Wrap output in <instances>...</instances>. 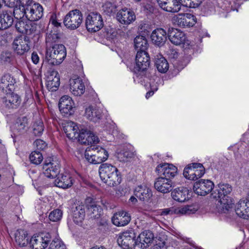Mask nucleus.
<instances>
[{
    "label": "nucleus",
    "instance_id": "f257e3e1",
    "mask_svg": "<svg viewBox=\"0 0 249 249\" xmlns=\"http://www.w3.org/2000/svg\"><path fill=\"white\" fill-rule=\"evenodd\" d=\"M99 173L103 182L110 187H114L121 182L118 170L110 164L104 163L99 168Z\"/></svg>",
    "mask_w": 249,
    "mask_h": 249
},
{
    "label": "nucleus",
    "instance_id": "f03ea898",
    "mask_svg": "<svg viewBox=\"0 0 249 249\" xmlns=\"http://www.w3.org/2000/svg\"><path fill=\"white\" fill-rule=\"evenodd\" d=\"M91 148L92 151L86 150L85 153V158L89 162L99 164L107 159L108 154L106 149L96 145H92Z\"/></svg>",
    "mask_w": 249,
    "mask_h": 249
},
{
    "label": "nucleus",
    "instance_id": "7ed1b4c3",
    "mask_svg": "<svg viewBox=\"0 0 249 249\" xmlns=\"http://www.w3.org/2000/svg\"><path fill=\"white\" fill-rule=\"evenodd\" d=\"M83 21V15L78 9L71 10L65 16L63 19L64 25L71 30L78 28Z\"/></svg>",
    "mask_w": 249,
    "mask_h": 249
},
{
    "label": "nucleus",
    "instance_id": "20e7f679",
    "mask_svg": "<svg viewBox=\"0 0 249 249\" xmlns=\"http://www.w3.org/2000/svg\"><path fill=\"white\" fill-rule=\"evenodd\" d=\"M85 24L87 29L89 32H96L104 26L102 16L95 12H91L88 15Z\"/></svg>",
    "mask_w": 249,
    "mask_h": 249
},
{
    "label": "nucleus",
    "instance_id": "39448f33",
    "mask_svg": "<svg viewBox=\"0 0 249 249\" xmlns=\"http://www.w3.org/2000/svg\"><path fill=\"white\" fill-rule=\"evenodd\" d=\"M52 239L49 232H41L34 234L31 238L30 243L33 249H45Z\"/></svg>",
    "mask_w": 249,
    "mask_h": 249
},
{
    "label": "nucleus",
    "instance_id": "423d86ee",
    "mask_svg": "<svg viewBox=\"0 0 249 249\" xmlns=\"http://www.w3.org/2000/svg\"><path fill=\"white\" fill-rule=\"evenodd\" d=\"M172 22L179 27H190L196 24V18L190 13L179 14L173 17Z\"/></svg>",
    "mask_w": 249,
    "mask_h": 249
},
{
    "label": "nucleus",
    "instance_id": "0eeeda50",
    "mask_svg": "<svg viewBox=\"0 0 249 249\" xmlns=\"http://www.w3.org/2000/svg\"><path fill=\"white\" fill-rule=\"evenodd\" d=\"M216 204V209L220 213L228 214L230 217L234 216V212L233 209L234 204L233 199L231 197L218 198Z\"/></svg>",
    "mask_w": 249,
    "mask_h": 249
},
{
    "label": "nucleus",
    "instance_id": "6e6552de",
    "mask_svg": "<svg viewBox=\"0 0 249 249\" xmlns=\"http://www.w3.org/2000/svg\"><path fill=\"white\" fill-rule=\"evenodd\" d=\"M135 234L134 231L130 229L121 233L117 239V242L120 246L124 249H127L131 246L136 245L134 240Z\"/></svg>",
    "mask_w": 249,
    "mask_h": 249
},
{
    "label": "nucleus",
    "instance_id": "1a4fd4ad",
    "mask_svg": "<svg viewBox=\"0 0 249 249\" xmlns=\"http://www.w3.org/2000/svg\"><path fill=\"white\" fill-rule=\"evenodd\" d=\"M214 187L213 182L208 179H200L196 182L193 189L198 195L205 196L210 193Z\"/></svg>",
    "mask_w": 249,
    "mask_h": 249
},
{
    "label": "nucleus",
    "instance_id": "9d476101",
    "mask_svg": "<svg viewBox=\"0 0 249 249\" xmlns=\"http://www.w3.org/2000/svg\"><path fill=\"white\" fill-rule=\"evenodd\" d=\"M156 171L161 177L171 179L177 174L178 169L172 164L164 163L159 164L156 168Z\"/></svg>",
    "mask_w": 249,
    "mask_h": 249
},
{
    "label": "nucleus",
    "instance_id": "9b49d317",
    "mask_svg": "<svg viewBox=\"0 0 249 249\" xmlns=\"http://www.w3.org/2000/svg\"><path fill=\"white\" fill-rule=\"evenodd\" d=\"M13 47L18 54H24L30 49V38L27 36L17 38L13 43Z\"/></svg>",
    "mask_w": 249,
    "mask_h": 249
},
{
    "label": "nucleus",
    "instance_id": "f8f14e48",
    "mask_svg": "<svg viewBox=\"0 0 249 249\" xmlns=\"http://www.w3.org/2000/svg\"><path fill=\"white\" fill-rule=\"evenodd\" d=\"M47 88L50 91H56L60 85V76L58 72L50 69L48 71L46 78Z\"/></svg>",
    "mask_w": 249,
    "mask_h": 249
},
{
    "label": "nucleus",
    "instance_id": "ddd939ff",
    "mask_svg": "<svg viewBox=\"0 0 249 249\" xmlns=\"http://www.w3.org/2000/svg\"><path fill=\"white\" fill-rule=\"evenodd\" d=\"M27 6V18L30 21H37L42 17L43 9L40 4L32 3Z\"/></svg>",
    "mask_w": 249,
    "mask_h": 249
},
{
    "label": "nucleus",
    "instance_id": "4468645a",
    "mask_svg": "<svg viewBox=\"0 0 249 249\" xmlns=\"http://www.w3.org/2000/svg\"><path fill=\"white\" fill-rule=\"evenodd\" d=\"M154 187L158 191L166 194L172 190L174 183L169 178L160 177L156 179Z\"/></svg>",
    "mask_w": 249,
    "mask_h": 249
},
{
    "label": "nucleus",
    "instance_id": "2eb2a0df",
    "mask_svg": "<svg viewBox=\"0 0 249 249\" xmlns=\"http://www.w3.org/2000/svg\"><path fill=\"white\" fill-rule=\"evenodd\" d=\"M5 96L2 98V102L7 109H16L21 103L20 97L12 91L5 93Z\"/></svg>",
    "mask_w": 249,
    "mask_h": 249
},
{
    "label": "nucleus",
    "instance_id": "dca6fc26",
    "mask_svg": "<svg viewBox=\"0 0 249 249\" xmlns=\"http://www.w3.org/2000/svg\"><path fill=\"white\" fill-rule=\"evenodd\" d=\"M116 18L121 24L129 25L136 19V16L133 11L124 8L118 12Z\"/></svg>",
    "mask_w": 249,
    "mask_h": 249
},
{
    "label": "nucleus",
    "instance_id": "f3484780",
    "mask_svg": "<svg viewBox=\"0 0 249 249\" xmlns=\"http://www.w3.org/2000/svg\"><path fill=\"white\" fill-rule=\"evenodd\" d=\"M58 105L60 112L64 116L70 115L73 113L74 102L70 96H63L59 100Z\"/></svg>",
    "mask_w": 249,
    "mask_h": 249
},
{
    "label": "nucleus",
    "instance_id": "a211bd4d",
    "mask_svg": "<svg viewBox=\"0 0 249 249\" xmlns=\"http://www.w3.org/2000/svg\"><path fill=\"white\" fill-rule=\"evenodd\" d=\"M59 164L56 161H46L43 166V174L49 178L57 177L59 173Z\"/></svg>",
    "mask_w": 249,
    "mask_h": 249
},
{
    "label": "nucleus",
    "instance_id": "6ab92c4d",
    "mask_svg": "<svg viewBox=\"0 0 249 249\" xmlns=\"http://www.w3.org/2000/svg\"><path fill=\"white\" fill-rule=\"evenodd\" d=\"M157 1L162 9L168 12L177 13L181 9V3L178 0H157Z\"/></svg>",
    "mask_w": 249,
    "mask_h": 249
},
{
    "label": "nucleus",
    "instance_id": "aec40b11",
    "mask_svg": "<svg viewBox=\"0 0 249 249\" xmlns=\"http://www.w3.org/2000/svg\"><path fill=\"white\" fill-rule=\"evenodd\" d=\"M168 37L171 42L176 45L183 44L186 40V36L183 32L176 28H169Z\"/></svg>",
    "mask_w": 249,
    "mask_h": 249
},
{
    "label": "nucleus",
    "instance_id": "412c9836",
    "mask_svg": "<svg viewBox=\"0 0 249 249\" xmlns=\"http://www.w3.org/2000/svg\"><path fill=\"white\" fill-rule=\"evenodd\" d=\"M167 36L166 32L162 28L154 30L151 35L152 43L159 47H161L165 44Z\"/></svg>",
    "mask_w": 249,
    "mask_h": 249
},
{
    "label": "nucleus",
    "instance_id": "4be33fe9",
    "mask_svg": "<svg viewBox=\"0 0 249 249\" xmlns=\"http://www.w3.org/2000/svg\"><path fill=\"white\" fill-rule=\"evenodd\" d=\"M85 116L89 120L96 123L102 118L103 113L100 108L90 106L85 109Z\"/></svg>",
    "mask_w": 249,
    "mask_h": 249
},
{
    "label": "nucleus",
    "instance_id": "5701e85b",
    "mask_svg": "<svg viewBox=\"0 0 249 249\" xmlns=\"http://www.w3.org/2000/svg\"><path fill=\"white\" fill-rule=\"evenodd\" d=\"M153 238L154 235L151 231H144L139 234L135 243L136 245H138L142 249H145L149 246Z\"/></svg>",
    "mask_w": 249,
    "mask_h": 249
},
{
    "label": "nucleus",
    "instance_id": "b1692460",
    "mask_svg": "<svg viewBox=\"0 0 249 249\" xmlns=\"http://www.w3.org/2000/svg\"><path fill=\"white\" fill-rule=\"evenodd\" d=\"M15 80L9 74H5L0 79V89L4 93L12 91L15 89Z\"/></svg>",
    "mask_w": 249,
    "mask_h": 249
},
{
    "label": "nucleus",
    "instance_id": "393cba45",
    "mask_svg": "<svg viewBox=\"0 0 249 249\" xmlns=\"http://www.w3.org/2000/svg\"><path fill=\"white\" fill-rule=\"evenodd\" d=\"M233 211L234 215L244 219H249V203L246 199L240 200Z\"/></svg>",
    "mask_w": 249,
    "mask_h": 249
},
{
    "label": "nucleus",
    "instance_id": "a878e982",
    "mask_svg": "<svg viewBox=\"0 0 249 249\" xmlns=\"http://www.w3.org/2000/svg\"><path fill=\"white\" fill-rule=\"evenodd\" d=\"M70 91L74 96H81L85 91V85L79 77L71 78L70 80Z\"/></svg>",
    "mask_w": 249,
    "mask_h": 249
},
{
    "label": "nucleus",
    "instance_id": "bb28decb",
    "mask_svg": "<svg viewBox=\"0 0 249 249\" xmlns=\"http://www.w3.org/2000/svg\"><path fill=\"white\" fill-rule=\"evenodd\" d=\"M57 48L59 51H57V55H55L54 53L49 54V50H47L46 53V59L51 62H62L66 56V52L65 46L61 44L57 46Z\"/></svg>",
    "mask_w": 249,
    "mask_h": 249
},
{
    "label": "nucleus",
    "instance_id": "cd10ccee",
    "mask_svg": "<svg viewBox=\"0 0 249 249\" xmlns=\"http://www.w3.org/2000/svg\"><path fill=\"white\" fill-rule=\"evenodd\" d=\"M134 192L135 196L143 202H148L152 196L151 189L145 185L138 186Z\"/></svg>",
    "mask_w": 249,
    "mask_h": 249
},
{
    "label": "nucleus",
    "instance_id": "c85d7f7f",
    "mask_svg": "<svg viewBox=\"0 0 249 249\" xmlns=\"http://www.w3.org/2000/svg\"><path fill=\"white\" fill-rule=\"evenodd\" d=\"M14 22L11 12L2 10L0 12V30L6 29L11 27Z\"/></svg>",
    "mask_w": 249,
    "mask_h": 249
},
{
    "label": "nucleus",
    "instance_id": "c756f323",
    "mask_svg": "<svg viewBox=\"0 0 249 249\" xmlns=\"http://www.w3.org/2000/svg\"><path fill=\"white\" fill-rule=\"evenodd\" d=\"M63 130L70 139H77L79 136L78 131H79L80 129L76 124L72 121H68L65 124Z\"/></svg>",
    "mask_w": 249,
    "mask_h": 249
},
{
    "label": "nucleus",
    "instance_id": "7c9ffc66",
    "mask_svg": "<svg viewBox=\"0 0 249 249\" xmlns=\"http://www.w3.org/2000/svg\"><path fill=\"white\" fill-rule=\"evenodd\" d=\"M55 185L64 189L68 188L73 184L71 177L69 174H61L54 180Z\"/></svg>",
    "mask_w": 249,
    "mask_h": 249
},
{
    "label": "nucleus",
    "instance_id": "2f4dec72",
    "mask_svg": "<svg viewBox=\"0 0 249 249\" xmlns=\"http://www.w3.org/2000/svg\"><path fill=\"white\" fill-rule=\"evenodd\" d=\"M112 221L115 225L121 227L127 225L130 221V216L125 212H121L115 213Z\"/></svg>",
    "mask_w": 249,
    "mask_h": 249
},
{
    "label": "nucleus",
    "instance_id": "473e14b6",
    "mask_svg": "<svg viewBox=\"0 0 249 249\" xmlns=\"http://www.w3.org/2000/svg\"><path fill=\"white\" fill-rule=\"evenodd\" d=\"M231 186L229 184H219L218 189L213 194L215 198H227L231 197L229 195L232 191Z\"/></svg>",
    "mask_w": 249,
    "mask_h": 249
},
{
    "label": "nucleus",
    "instance_id": "72a5a7b5",
    "mask_svg": "<svg viewBox=\"0 0 249 249\" xmlns=\"http://www.w3.org/2000/svg\"><path fill=\"white\" fill-rule=\"evenodd\" d=\"M15 241L19 247L26 246L28 244V233L23 230H17L15 235Z\"/></svg>",
    "mask_w": 249,
    "mask_h": 249
},
{
    "label": "nucleus",
    "instance_id": "f704fd0d",
    "mask_svg": "<svg viewBox=\"0 0 249 249\" xmlns=\"http://www.w3.org/2000/svg\"><path fill=\"white\" fill-rule=\"evenodd\" d=\"M85 216V207L80 205L76 206L73 211V220L77 224L81 223Z\"/></svg>",
    "mask_w": 249,
    "mask_h": 249
},
{
    "label": "nucleus",
    "instance_id": "c9c22d12",
    "mask_svg": "<svg viewBox=\"0 0 249 249\" xmlns=\"http://www.w3.org/2000/svg\"><path fill=\"white\" fill-rule=\"evenodd\" d=\"M149 63H128L127 67L136 74L142 75L149 67Z\"/></svg>",
    "mask_w": 249,
    "mask_h": 249
},
{
    "label": "nucleus",
    "instance_id": "e433bc0d",
    "mask_svg": "<svg viewBox=\"0 0 249 249\" xmlns=\"http://www.w3.org/2000/svg\"><path fill=\"white\" fill-rule=\"evenodd\" d=\"M135 49L138 51H146L149 46L148 41L145 36H137L134 40Z\"/></svg>",
    "mask_w": 249,
    "mask_h": 249
},
{
    "label": "nucleus",
    "instance_id": "4c0bfd02",
    "mask_svg": "<svg viewBox=\"0 0 249 249\" xmlns=\"http://www.w3.org/2000/svg\"><path fill=\"white\" fill-rule=\"evenodd\" d=\"M187 191L185 189H176L171 193L172 198L178 202H184L187 199Z\"/></svg>",
    "mask_w": 249,
    "mask_h": 249
},
{
    "label": "nucleus",
    "instance_id": "58836bf2",
    "mask_svg": "<svg viewBox=\"0 0 249 249\" xmlns=\"http://www.w3.org/2000/svg\"><path fill=\"white\" fill-rule=\"evenodd\" d=\"M88 213L91 218H98L102 213V208L94 203L88 206Z\"/></svg>",
    "mask_w": 249,
    "mask_h": 249
},
{
    "label": "nucleus",
    "instance_id": "ea45409f",
    "mask_svg": "<svg viewBox=\"0 0 249 249\" xmlns=\"http://www.w3.org/2000/svg\"><path fill=\"white\" fill-rule=\"evenodd\" d=\"M27 7L26 5H22L19 3L18 6L14 7L13 14L14 17L19 20L24 16L27 18Z\"/></svg>",
    "mask_w": 249,
    "mask_h": 249
},
{
    "label": "nucleus",
    "instance_id": "a19ab883",
    "mask_svg": "<svg viewBox=\"0 0 249 249\" xmlns=\"http://www.w3.org/2000/svg\"><path fill=\"white\" fill-rule=\"evenodd\" d=\"M198 209V207L196 205H187L182 208H178V213L190 215L195 213Z\"/></svg>",
    "mask_w": 249,
    "mask_h": 249
},
{
    "label": "nucleus",
    "instance_id": "79ce46f5",
    "mask_svg": "<svg viewBox=\"0 0 249 249\" xmlns=\"http://www.w3.org/2000/svg\"><path fill=\"white\" fill-rule=\"evenodd\" d=\"M33 133L35 136H41L44 130V126L42 121L39 120L36 121L33 125Z\"/></svg>",
    "mask_w": 249,
    "mask_h": 249
},
{
    "label": "nucleus",
    "instance_id": "37998d69",
    "mask_svg": "<svg viewBox=\"0 0 249 249\" xmlns=\"http://www.w3.org/2000/svg\"><path fill=\"white\" fill-rule=\"evenodd\" d=\"M135 62H149L150 56L146 51H138Z\"/></svg>",
    "mask_w": 249,
    "mask_h": 249
},
{
    "label": "nucleus",
    "instance_id": "c03bdc74",
    "mask_svg": "<svg viewBox=\"0 0 249 249\" xmlns=\"http://www.w3.org/2000/svg\"><path fill=\"white\" fill-rule=\"evenodd\" d=\"M135 156L134 152L129 150H124L118 154V158L120 161H127Z\"/></svg>",
    "mask_w": 249,
    "mask_h": 249
},
{
    "label": "nucleus",
    "instance_id": "a18cd8bd",
    "mask_svg": "<svg viewBox=\"0 0 249 249\" xmlns=\"http://www.w3.org/2000/svg\"><path fill=\"white\" fill-rule=\"evenodd\" d=\"M29 159L32 163L38 165L42 161L43 156L40 152L35 151L31 153Z\"/></svg>",
    "mask_w": 249,
    "mask_h": 249
},
{
    "label": "nucleus",
    "instance_id": "49530a36",
    "mask_svg": "<svg viewBox=\"0 0 249 249\" xmlns=\"http://www.w3.org/2000/svg\"><path fill=\"white\" fill-rule=\"evenodd\" d=\"M51 241L48 249H66L65 245L60 239L52 238Z\"/></svg>",
    "mask_w": 249,
    "mask_h": 249
},
{
    "label": "nucleus",
    "instance_id": "de8ad7c7",
    "mask_svg": "<svg viewBox=\"0 0 249 249\" xmlns=\"http://www.w3.org/2000/svg\"><path fill=\"white\" fill-rule=\"evenodd\" d=\"M116 8L117 6L115 4L108 1L106 2L103 5V10L107 15H110L112 14L115 13L116 11Z\"/></svg>",
    "mask_w": 249,
    "mask_h": 249
},
{
    "label": "nucleus",
    "instance_id": "09e8293b",
    "mask_svg": "<svg viewBox=\"0 0 249 249\" xmlns=\"http://www.w3.org/2000/svg\"><path fill=\"white\" fill-rule=\"evenodd\" d=\"M81 140L82 141V144L85 145L95 144L99 142L98 138L90 131H89L87 139H84V138H83V140L81 139Z\"/></svg>",
    "mask_w": 249,
    "mask_h": 249
},
{
    "label": "nucleus",
    "instance_id": "8fccbe9b",
    "mask_svg": "<svg viewBox=\"0 0 249 249\" xmlns=\"http://www.w3.org/2000/svg\"><path fill=\"white\" fill-rule=\"evenodd\" d=\"M62 212L59 209H55L51 212L49 215V219L53 222L59 221L62 217Z\"/></svg>",
    "mask_w": 249,
    "mask_h": 249
},
{
    "label": "nucleus",
    "instance_id": "3c124183",
    "mask_svg": "<svg viewBox=\"0 0 249 249\" xmlns=\"http://www.w3.org/2000/svg\"><path fill=\"white\" fill-rule=\"evenodd\" d=\"M60 38V35L58 33L51 32L47 35L46 42L53 43L58 42Z\"/></svg>",
    "mask_w": 249,
    "mask_h": 249
},
{
    "label": "nucleus",
    "instance_id": "603ef678",
    "mask_svg": "<svg viewBox=\"0 0 249 249\" xmlns=\"http://www.w3.org/2000/svg\"><path fill=\"white\" fill-rule=\"evenodd\" d=\"M192 167L194 168L196 175L199 178H201L205 173V169L202 164L199 163H192Z\"/></svg>",
    "mask_w": 249,
    "mask_h": 249
},
{
    "label": "nucleus",
    "instance_id": "864d4df0",
    "mask_svg": "<svg viewBox=\"0 0 249 249\" xmlns=\"http://www.w3.org/2000/svg\"><path fill=\"white\" fill-rule=\"evenodd\" d=\"M27 126V119L26 117H24L19 119L16 124V127L18 130L21 132L25 130V128Z\"/></svg>",
    "mask_w": 249,
    "mask_h": 249
},
{
    "label": "nucleus",
    "instance_id": "5fc2aeb1",
    "mask_svg": "<svg viewBox=\"0 0 249 249\" xmlns=\"http://www.w3.org/2000/svg\"><path fill=\"white\" fill-rule=\"evenodd\" d=\"M33 65L29 64L28 65V68L31 72L35 74L39 75L41 73V68L42 67L43 63H41L39 66H36L38 63H33Z\"/></svg>",
    "mask_w": 249,
    "mask_h": 249
},
{
    "label": "nucleus",
    "instance_id": "6e6d98bb",
    "mask_svg": "<svg viewBox=\"0 0 249 249\" xmlns=\"http://www.w3.org/2000/svg\"><path fill=\"white\" fill-rule=\"evenodd\" d=\"M104 36L108 39H111L116 35V32L115 29L110 27H106L104 29Z\"/></svg>",
    "mask_w": 249,
    "mask_h": 249
},
{
    "label": "nucleus",
    "instance_id": "4d7b16f0",
    "mask_svg": "<svg viewBox=\"0 0 249 249\" xmlns=\"http://www.w3.org/2000/svg\"><path fill=\"white\" fill-rule=\"evenodd\" d=\"M14 57L9 52H2L0 55V61L3 62H10L13 61Z\"/></svg>",
    "mask_w": 249,
    "mask_h": 249
},
{
    "label": "nucleus",
    "instance_id": "13d9d810",
    "mask_svg": "<svg viewBox=\"0 0 249 249\" xmlns=\"http://www.w3.org/2000/svg\"><path fill=\"white\" fill-rule=\"evenodd\" d=\"M36 26L33 25L32 23L26 22V26L24 28L25 30L23 34L30 35L36 31Z\"/></svg>",
    "mask_w": 249,
    "mask_h": 249
},
{
    "label": "nucleus",
    "instance_id": "bf43d9fd",
    "mask_svg": "<svg viewBox=\"0 0 249 249\" xmlns=\"http://www.w3.org/2000/svg\"><path fill=\"white\" fill-rule=\"evenodd\" d=\"M173 214H178V208L174 207L166 208L162 209L161 212V215H172Z\"/></svg>",
    "mask_w": 249,
    "mask_h": 249
},
{
    "label": "nucleus",
    "instance_id": "052dcab7",
    "mask_svg": "<svg viewBox=\"0 0 249 249\" xmlns=\"http://www.w3.org/2000/svg\"><path fill=\"white\" fill-rule=\"evenodd\" d=\"M154 62H167L166 59L160 52H155L152 58Z\"/></svg>",
    "mask_w": 249,
    "mask_h": 249
},
{
    "label": "nucleus",
    "instance_id": "680f3d73",
    "mask_svg": "<svg viewBox=\"0 0 249 249\" xmlns=\"http://www.w3.org/2000/svg\"><path fill=\"white\" fill-rule=\"evenodd\" d=\"M203 0H184L186 6L190 8H196L199 6Z\"/></svg>",
    "mask_w": 249,
    "mask_h": 249
},
{
    "label": "nucleus",
    "instance_id": "e2e57ef3",
    "mask_svg": "<svg viewBox=\"0 0 249 249\" xmlns=\"http://www.w3.org/2000/svg\"><path fill=\"white\" fill-rule=\"evenodd\" d=\"M26 26V22L23 20H17L15 24V28L19 33H23L24 32V27Z\"/></svg>",
    "mask_w": 249,
    "mask_h": 249
},
{
    "label": "nucleus",
    "instance_id": "0e129e2a",
    "mask_svg": "<svg viewBox=\"0 0 249 249\" xmlns=\"http://www.w3.org/2000/svg\"><path fill=\"white\" fill-rule=\"evenodd\" d=\"M158 71L161 73H165L169 69V63H155Z\"/></svg>",
    "mask_w": 249,
    "mask_h": 249
},
{
    "label": "nucleus",
    "instance_id": "69168bd1",
    "mask_svg": "<svg viewBox=\"0 0 249 249\" xmlns=\"http://www.w3.org/2000/svg\"><path fill=\"white\" fill-rule=\"evenodd\" d=\"M89 131H88L87 129H81L79 130L78 133V137H77V139H78V141L82 143V141L81 140H83V138L84 139H87V137L89 134Z\"/></svg>",
    "mask_w": 249,
    "mask_h": 249
},
{
    "label": "nucleus",
    "instance_id": "338daca9",
    "mask_svg": "<svg viewBox=\"0 0 249 249\" xmlns=\"http://www.w3.org/2000/svg\"><path fill=\"white\" fill-rule=\"evenodd\" d=\"M193 171V167L192 164L190 165H188L186 167H185L183 171V176L186 178L189 179V177H191V175L192 174Z\"/></svg>",
    "mask_w": 249,
    "mask_h": 249
},
{
    "label": "nucleus",
    "instance_id": "774afa93",
    "mask_svg": "<svg viewBox=\"0 0 249 249\" xmlns=\"http://www.w3.org/2000/svg\"><path fill=\"white\" fill-rule=\"evenodd\" d=\"M25 99L26 100L25 103L28 104L33 102V96L32 91L30 90H28L26 91Z\"/></svg>",
    "mask_w": 249,
    "mask_h": 249
}]
</instances>
